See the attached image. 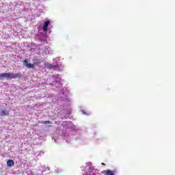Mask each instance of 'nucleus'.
<instances>
[{
    "label": "nucleus",
    "instance_id": "1",
    "mask_svg": "<svg viewBox=\"0 0 175 175\" xmlns=\"http://www.w3.org/2000/svg\"><path fill=\"white\" fill-rule=\"evenodd\" d=\"M21 77H23L21 72L15 74L13 72L0 73V80L2 79H21Z\"/></svg>",
    "mask_w": 175,
    "mask_h": 175
},
{
    "label": "nucleus",
    "instance_id": "2",
    "mask_svg": "<svg viewBox=\"0 0 175 175\" xmlns=\"http://www.w3.org/2000/svg\"><path fill=\"white\" fill-rule=\"evenodd\" d=\"M33 61H34V62L32 64L31 63H29L28 60L25 59L24 62H23L24 66H27V68L33 69V68H35V65H39L40 64V59H36Z\"/></svg>",
    "mask_w": 175,
    "mask_h": 175
},
{
    "label": "nucleus",
    "instance_id": "3",
    "mask_svg": "<svg viewBox=\"0 0 175 175\" xmlns=\"http://www.w3.org/2000/svg\"><path fill=\"white\" fill-rule=\"evenodd\" d=\"M117 173V170H107L103 171V174L104 175H116Z\"/></svg>",
    "mask_w": 175,
    "mask_h": 175
},
{
    "label": "nucleus",
    "instance_id": "4",
    "mask_svg": "<svg viewBox=\"0 0 175 175\" xmlns=\"http://www.w3.org/2000/svg\"><path fill=\"white\" fill-rule=\"evenodd\" d=\"M48 69H53V70H58L59 69V66L58 65H53L51 64H49L47 65Z\"/></svg>",
    "mask_w": 175,
    "mask_h": 175
},
{
    "label": "nucleus",
    "instance_id": "5",
    "mask_svg": "<svg viewBox=\"0 0 175 175\" xmlns=\"http://www.w3.org/2000/svg\"><path fill=\"white\" fill-rule=\"evenodd\" d=\"M49 25H50L49 21H45L42 27L44 32H47V28H49Z\"/></svg>",
    "mask_w": 175,
    "mask_h": 175
},
{
    "label": "nucleus",
    "instance_id": "6",
    "mask_svg": "<svg viewBox=\"0 0 175 175\" xmlns=\"http://www.w3.org/2000/svg\"><path fill=\"white\" fill-rule=\"evenodd\" d=\"M10 111H8V110H2L1 112H0V116H1V117H3V116H9V114H10Z\"/></svg>",
    "mask_w": 175,
    "mask_h": 175
},
{
    "label": "nucleus",
    "instance_id": "7",
    "mask_svg": "<svg viewBox=\"0 0 175 175\" xmlns=\"http://www.w3.org/2000/svg\"><path fill=\"white\" fill-rule=\"evenodd\" d=\"M7 165L8 166V167H12L14 166V161H13L12 159H9L7 161Z\"/></svg>",
    "mask_w": 175,
    "mask_h": 175
},
{
    "label": "nucleus",
    "instance_id": "8",
    "mask_svg": "<svg viewBox=\"0 0 175 175\" xmlns=\"http://www.w3.org/2000/svg\"><path fill=\"white\" fill-rule=\"evenodd\" d=\"M96 169L92 167L89 169V173L90 175H95L96 174Z\"/></svg>",
    "mask_w": 175,
    "mask_h": 175
},
{
    "label": "nucleus",
    "instance_id": "9",
    "mask_svg": "<svg viewBox=\"0 0 175 175\" xmlns=\"http://www.w3.org/2000/svg\"><path fill=\"white\" fill-rule=\"evenodd\" d=\"M42 124H44V125H47L49 124H52V122H50L49 120H46V121L42 122Z\"/></svg>",
    "mask_w": 175,
    "mask_h": 175
},
{
    "label": "nucleus",
    "instance_id": "10",
    "mask_svg": "<svg viewBox=\"0 0 175 175\" xmlns=\"http://www.w3.org/2000/svg\"><path fill=\"white\" fill-rule=\"evenodd\" d=\"M101 165H105L106 164L105 163H102Z\"/></svg>",
    "mask_w": 175,
    "mask_h": 175
}]
</instances>
